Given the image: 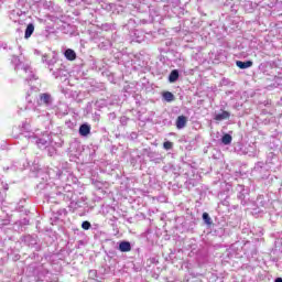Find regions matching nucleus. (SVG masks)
Masks as SVG:
<instances>
[{
	"mask_svg": "<svg viewBox=\"0 0 282 282\" xmlns=\"http://www.w3.org/2000/svg\"><path fill=\"white\" fill-rule=\"evenodd\" d=\"M188 122V118H186V116L182 115L178 116L176 119V129H184V127H186Z\"/></svg>",
	"mask_w": 282,
	"mask_h": 282,
	"instance_id": "1",
	"label": "nucleus"
},
{
	"mask_svg": "<svg viewBox=\"0 0 282 282\" xmlns=\"http://www.w3.org/2000/svg\"><path fill=\"white\" fill-rule=\"evenodd\" d=\"M91 133V127L87 123H84L79 127V135H83L84 138L89 135Z\"/></svg>",
	"mask_w": 282,
	"mask_h": 282,
	"instance_id": "2",
	"label": "nucleus"
},
{
	"mask_svg": "<svg viewBox=\"0 0 282 282\" xmlns=\"http://www.w3.org/2000/svg\"><path fill=\"white\" fill-rule=\"evenodd\" d=\"M120 252H131V242L122 241L119 243Z\"/></svg>",
	"mask_w": 282,
	"mask_h": 282,
	"instance_id": "3",
	"label": "nucleus"
},
{
	"mask_svg": "<svg viewBox=\"0 0 282 282\" xmlns=\"http://www.w3.org/2000/svg\"><path fill=\"white\" fill-rule=\"evenodd\" d=\"M64 56L67 61H76V52L72 48H67L64 52Z\"/></svg>",
	"mask_w": 282,
	"mask_h": 282,
	"instance_id": "4",
	"label": "nucleus"
},
{
	"mask_svg": "<svg viewBox=\"0 0 282 282\" xmlns=\"http://www.w3.org/2000/svg\"><path fill=\"white\" fill-rule=\"evenodd\" d=\"M236 65L237 67H239V69H248V67H252L253 63L252 61H247V62L237 61Z\"/></svg>",
	"mask_w": 282,
	"mask_h": 282,
	"instance_id": "5",
	"label": "nucleus"
},
{
	"mask_svg": "<svg viewBox=\"0 0 282 282\" xmlns=\"http://www.w3.org/2000/svg\"><path fill=\"white\" fill-rule=\"evenodd\" d=\"M162 96L166 102H173V100H175V95L171 91H163Z\"/></svg>",
	"mask_w": 282,
	"mask_h": 282,
	"instance_id": "6",
	"label": "nucleus"
},
{
	"mask_svg": "<svg viewBox=\"0 0 282 282\" xmlns=\"http://www.w3.org/2000/svg\"><path fill=\"white\" fill-rule=\"evenodd\" d=\"M32 34H34V24L30 23L25 29L24 39H30Z\"/></svg>",
	"mask_w": 282,
	"mask_h": 282,
	"instance_id": "7",
	"label": "nucleus"
},
{
	"mask_svg": "<svg viewBox=\"0 0 282 282\" xmlns=\"http://www.w3.org/2000/svg\"><path fill=\"white\" fill-rule=\"evenodd\" d=\"M180 78V72L177 69H174L170 73L169 82L175 83Z\"/></svg>",
	"mask_w": 282,
	"mask_h": 282,
	"instance_id": "8",
	"label": "nucleus"
},
{
	"mask_svg": "<svg viewBox=\"0 0 282 282\" xmlns=\"http://www.w3.org/2000/svg\"><path fill=\"white\" fill-rule=\"evenodd\" d=\"M228 118H230V112L223 111L221 113L216 115L215 120H228Z\"/></svg>",
	"mask_w": 282,
	"mask_h": 282,
	"instance_id": "9",
	"label": "nucleus"
},
{
	"mask_svg": "<svg viewBox=\"0 0 282 282\" xmlns=\"http://www.w3.org/2000/svg\"><path fill=\"white\" fill-rule=\"evenodd\" d=\"M52 96H50V94L44 93L40 95V100L44 104V105H50V100H51Z\"/></svg>",
	"mask_w": 282,
	"mask_h": 282,
	"instance_id": "10",
	"label": "nucleus"
},
{
	"mask_svg": "<svg viewBox=\"0 0 282 282\" xmlns=\"http://www.w3.org/2000/svg\"><path fill=\"white\" fill-rule=\"evenodd\" d=\"M203 220L205 221V224L207 226H212L213 225V220L210 218V215H208V213H203Z\"/></svg>",
	"mask_w": 282,
	"mask_h": 282,
	"instance_id": "11",
	"label": "nucleus"
},
{
	"mask_svg": "<svg viewBox=\"0 0 282 282\" xmlns=\"http://www.w3.org/2000/svg\"><path fill=\"white\" fill-rule=\"evenodd\" d=\"M223 144H230L232 142V135L225 134L221 139Z\"/></svg>",
	"mask_w": 282,
	"mask_h": 282,
	"instance_id": "12",
	"label": "nucleus"
},
{
	"mask_svg": "<svg viewBox=\"0 0 282 282\" xmlns=\"http://www.w3.org/2000/svg\"><path fill=\"white\" fill-rule=\"evenodd\" d=\"M163 148L165 149V151H171V149H173V142L171 141H165L163 143Z\"/></svg>",
	"mask_w": 282,
	"mask_h": 282,
	"instance_id": "13",
	"label": "nucleus"
},
{
	"mask_svg": "<svg viewBox=\"0 0 282 282\" xmlns=\"http://www.w3.org/2000/svg\"><path fill=\"white\" fill-rule=\"evenodd\" d=\"M82 228H83V230H89V228H91V223H89L87 220L83 221Z\"/></svg>",
	"mask_w": 282,
	"mask_h": 282,
	"instance_id": "14",
	"label": "nucleus"
},
{
	"mask_svg": "<svg viewBox=\"0 0 282 282\" xmlns=\"http://www.w3.org/2000/svg\"><path fill=\"white\" fill-rule=\"evenodd\" d=\"M275 282H282V278L275 279Z\"/></svg>",
	"mask_w": 282,
	"mask_h": 282,
	"instance_id": "15",
	"label": "nucleus"
}]
</instances>
